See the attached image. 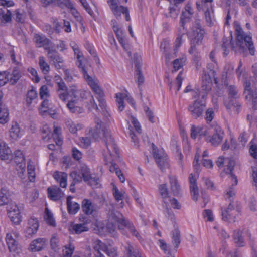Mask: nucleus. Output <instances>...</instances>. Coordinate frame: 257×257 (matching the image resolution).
<instances>
[{
	"label": "nucleus",
	"mask_w": 257,
	"mask_h": 257,
	"mask_svg": "<svg viewBox=\"0 0 257 257\" xmlns=\"http://www.w3.org/2000/svg\"><path fill=\"white\" fill-rule=\"evenodd\" d=\"M70 45L74 51L75 55L77 57V65L80 71L83 73L84 79L93 91L97 95L98 97V100L103 99L104 92L100 88L97 80H94L87 73V68L83 64L84 57L78 45L75 42H71Z\"/></svg>",
	"instance_id": "obj_1"
},
{
	"label": "nucleus",
	"mask_w": 257,
	"mask_h": 257,
	"mask_svg": "<svg viewBox=\"0 0 257 257\" xmlns=\"http://www.w3.org/2000/svg\"><path fill=\"white\" fill-rule=\"evenodd\" d=\"M236 37V48L239 52L243 53L248 50L251 55L255 53V48L250 34L243 31L240 26L236 24L235 26Z\"/></svg>",
	"instance_id": "obj_2"
},
{
	"label": "nucleus",
	"mask_w": 257,
	"mask_h": 257,
	"mask_svg": "<svg viewBox=\"0 0 257 257\" xmlns=\"http://www.w3.org/2000/svg\"><path fill=\"white\" fill-rule=\"evenodd\" d=\"M235 165V161L232 159H228L227 165L224 169L225 172L228 174V178L232 180L231 186L226 190L225 197L226 199H228L230 201L234 198L235 196L234 186L237 184V179L235 175L232 174V171L234 169Z\"/></svg>",
	"instance_id": "obj_3"
},
{
	"label": "nucleus",
	"mask_w": 257,
	"mask_h": 257,
	"mask_svg": "<svg viewBox=\"0 0 257 257\" xmlns=\"http://www.w3.org/2000/svg\"><path fill=\"white\" fill-rule=\"evenodd\" d=\"M243 86L244 88V95L245 99L251 102L252 107L257 109V89L252 83L250 78L245 79Z\"/></svg>",
	"instance_id": "obj_4"
},
{
	"label": "nucleus",
	"mask_w": 257,
	"mask_h": 257,
	"mask_svg": "<svg viewBox=\"0 0 257 257\" xmlns=\"http://www.w3.org/2000/svg\"><path fill=\"white\" fill-rule=\"evenodd\" d=\"M110 218L112 220H113L114 222H117L121 226H123L127 228L132 235L135 236L140 242H142L144 241L143 237L137 231L133 223L128 220L124 219L123 218L122 214L119 212H112L110 215Z\"/></svg>",
	"instance_id": "obj_5"
},
{
	"label": "nucleus",
	"mask_w": 257,
	"mask_h": 257,
	"mask_svg": "<svg viewBox=\"0 0 257 257\" xmlns=\"http://www.w3.org/2000/svg\"><path fill=\"white\" fill-rule=\"evenodd\" d=\"M104 141L106 148L103 153L104 160L109 162L113 160L112 158L119 159L118 149L111 135H110Z\"/></svg>",
	"instance_id": "obj_6"
},
{
	"label": "nucleus",
	"mask_w": 257,
	"mask_h": 257,
	"mask_svg": "<svg viewBox=\"0 0 257 257\" xmlns=\"http://www.w3.org/2000/svg\"><path fill=\"white\" fill-rule=\"evenodd\" d=\"M95 128L89 130V134L94 139H104V140L111 134L109 131L105 126L100 119L95 116L94 118Z\"/></svg>",
	"instance_id": "obj_7"
},
{
	"label": "nucleus",
	"mask_w": 257,
	"mask_h": 257,
	"mask_svg": "<svg viewBox=\"0 0 257 257\" xmlns=\"http://www.w3.org/2000/svg\"><path fill=\"white\" fill-rule=\"evenodd\" d=\"M240 215V208L232 201L229 204L226 209L222 210V220L225 221L234 222Z\"/></svg>",
	"instance_id": "obj_8"
},
{
	"label": "nucleus",
	"mask_w": 257,
	"mask_h": 257,
	"mask_svg": "<svg viewBox=\"0 0 257 257\" xmlns=\"http://www.w3.org/2000/svg\"><path fill=\"white\" fill-rule=\"evenodd\" d=\"M205 108V101L199 100V99L197 98L196 100L188 106V110L192 118L197 119L203 116Z\"/></svg>",
	"instance_id": "obj_9"
},
{
	"label": "nucleus",
	"mask_w": 257,
	"mask_h": 257,
	"mask_svg": "<svg viewBox=\"0 0 257 257\" xmlns=\"http://www.w3.org/2000/svg\"><path fill=\"white\" fill-rule=\"evenodd\" d=\"M12 1L0 0V24L4 25L11 21V13L7 7L12 6Z\"/></svg>",
	"instance_id": "obj_10"
},
{
	"label": "nucleus",
	"mask_w": 257,
	"mask_h": 257,
	"mask_svg": "<svg viewBox=\"0 0 257 257\" xmlns=\"http://www.w3.org/2000/svg\"><path fill=\"white\" fill-rule=\"evenodd\" d=\"M111 10L114 15L118 19L121 14L125 15V19L127 21H130L128 10L126 7L118 5V0H107Z\"/></svg>",
	"instance_id": "obj_11"
},
{
	"label": "nucleus",
	"mask_w": 257,
	"mask_h": 257,
	"mask_svg": "<svg viewBox=\"0 0 257 257\" xmlns=\"http://www.w3.org/2000/svg\"><path fill=\"white\" fill-rule=\"evenodd\" d=\"M152 146L155 161L160 169L163 171L164 169L167 168L169 166L167 155L163 149H157L154 144H152Z\"/></svg>",
	"instance_id": "obj_12"
},
{
	"label": "nucleus",
	"mask_w": 257,
	"mask_h": 257,
	"mask_svg": "<svg viewBox=\"0 0 257 257\" xmlns=\"http://www.w3.org/2000/svg\"><path fill=\"white\" fill-rule=\"evenodd\" d=\"M211 80L209 76L206 74L202 77V83L200 90H197L195 94L193 96L194 98H200L202 99H205L207 96L208 92L211 89Z\"/></svg>",
	"instance_id": "obj_13"
},
{
	"label": "nucleus",
	"mask_w": 257,
	"mask_h": 257,
	"mask_svg": "<svg viewBox=\"0 0 257 257\" xmlns=\"http://www.w3.org/2000/svg\"><path fill=\"white\" fill-rule=\"evenodd\" d=\"M7 214L11 221L19 224L21 222L20 210L15 202H12L7 207Z\"/></svg>",
	"instance_id": "obj_14"
},
{
	"label": "nucleus",
	"mask_w": 257,
	"mask_h": 257,
	"mask_svg": "<svg viewBox=\"0 0 257 257\" xmlns=\"http://www.w3.org/2000/svg\"><path fill=\"white\" fill-rule=\"evenodd\" d=\"M213 134L210 137H207L206 141L210 143L213 146H217L222 141L224 137V132L219 126H216L212 129Z\"/></svg>",
	"instance_id": "obj_15"
},
{
	"label": "nucleus",
	"mask_w": 257,
	"mask_h": 257,
	"mask_svg": "<svg viewBox=\"0 0 257 257\" xmlns=\"http://www.w3.org/2000/svg\"><path fill=\"white\" fill-rule=\"evenodd\" d=\"M19 234L17 232H10L7 234L6 240L10 251L15 252L19 248L17 239Z\"/></svg>",
	"instance_id": "obj_16"
},
{
	"label": "nucleus",
	"mask_w": 257,
	"mask_h": 257,
	"mask_svg": "<svg viewBox=\"0 0 257 257\" xmlns=\"http://www.w3.org/2000/svg\"><path fill=\"white\" fill-rule=\"evenodd\" d=\"M47 57L50 61H52L57 69L61 68V64H63L64 60L59 54L58 52L50 48L47 50Z\"/></svg>",
	"instance_id": "obj_17"
},
{
	"label": "nucleus",
	"mask_w": 257,
	"mask_h": 257,
	"mask_svg": "<svg viewBox=\"0 0 257 257\" xmlns=\"http://www.w3.org/2000/svg\"><path fill=\"white\" fill-rule=\"evenodd\" d=\"M198 176L197 172L195 175L190 174L189 176L190 193L194 201L197 200L199 195L198 188L196 184Z\"/></svg>",
	"instance_id": "obj_18"
},
{
	"label": "nucleus",
	"mask_w": 257,
	"mask_h": 257,
	"mask_svg": "<svg viewBox=\"0 0 257 257\" xmlns=\"http://www.w3.org/2000/svg\"><path fill=\"white\" fill-rule=\"evenodd\" d=\"M82 209L85 214L93 215L97 212V206L90 200L84 199L82 202Z\"/></svg>",
	"instance_id": "obj_19"
},
{
	"label": "nucleus",
	"mask_w": 257,
	"mask_h": 257,
	"mask_svg": "<svg viewBox=\"0 0 257 257\" xmlns=\"http://www.w3.org/2000/svg\"><path fill=\"white\" fill-rule=\"evenodd\" d=\"M48 197L56 201L61 200L64 196V193L57 186H52L47 189Z\"/></svg>",
	"instance_id": "obj_20"
},
{
	"label": "nucleus",
	"mask_w": 257,
	"mask_h": 257,
	"mask_svg": "<svg viewBox=\"0 0 257 257\" xmlns=\"http://www.w3.org/2000/svg\"><path fill=\"white\" fill-rule=\"evenodd\" d=\"M39 227L38 221L36 218H30L28 222V225L25 231V235L30 238L35 234Z\"/></svg>",
	"instance_id": "obj_21"
},
{
	"label": "nucleus",
	"mask_w": 257,
	"mask_h": 257,
	"mask_svg": "<svg viewBox=\"0 0 257 257\" xmlns=\"http://www.w3.org/2000/svg\"><path fill=\"white\" fill-rule=\"evenodd\" d=\"M99 101V106L100 108L99 109L97 104H96L94 98L92 97L91 100H90V105L92 109H95L97 111H101L102 115L106 118H108L109 116V114L108 112L107 111L106 108V102L104 99H99L98 100Z\"/></svg>",
	"instance_id": "obj_22"
},
{
	"label": "nucleus",
	"mask_w": 257,
	"mask_h": 257,
	"mask_svg": "<svg viewBox=\"0 0 257 257\" xmlns=\"http://www.w3.org/2000/svg\"><path fill=\"white\" fill-rule=\"evenodd\" d=\"M47 240L45 238H38L31 242L29 250L33 252L39 251L46 246Z\"/></svg>",
	"instance_id": "obj_23"
},
{
	"label": "nucleus",
	"mask_w": 257,
	"mask_h": 257,
	"mask_svg": "<svg viewBox=\"0 0 257 257\" xmlns=\"http://www.w3.org/2000/svg\"><path fill=\"white\" fill-rule=\"evenodd\" d=\"M159 193L163 199V207L166 209L168 213H171L168 207V200H169L168 189L166 184H161L158 187Z\"/></svg>",
	"instance_id": "obj_24"
},
{
	"label": "nucleus",
	"mask_w": 257,
	"mask_h": 257,
	"mask_svg": "<svg viewBox=\"0 0 257 257\" xmlns=\"http://www.w3.org/2000/svg\"><path fill=\"white\" fill-rule=\"evenodd\" d=\"M224 104L226 108L230 112H234L237 114L240 111L241 105L236 99L225 100Z\"/></svg>",
	"instance_id": "obj_25"
},
{
	"label": "nucleus",
	"mask_w": 257,
	"mask_h": 257,
	"mask_svg": "<svg viewBox=\"0 0 257 257\" xmlns=\"http://www.w3.org/2000/svg\"><path fill=\"white\" fill-rule=\"evenodd\" d=\"M13 158V155L10 148L5 143H0V158L4 160H10Z\"/></svg>",
	"instance_id": "obj_26"
},
{
	"label": "nucleus",
	"mask_w": 257,
	"mask_h": 257,
	"mask_svg": "<svg viewBox=\"0 0 257 257\" xmlns=\"http://www.w3.org/2000/svg\"><path fill=\"white\" fill-rule=\"evenodd\" d=\"M67 208L70 214H75L80 209L79 204L73 200V197L69 196L67 197Z\"/></svg>",
	"instance_id": "obj_27"
},
{
	"label": "nucleus",
	"mask_w": 257,
	"mask_h": 257,
	"mask_svg": "<svg viewBox=\"0 0 257 257\" xmlns=\"http://www.w3.org/2000/svg\"><path fill=\"white\" fill-rule=\"evenodd\" d=\"M34 41L38 47H44L46 50L50 48L48 46L50 43V41L43 35H35Z\"/></svg>",
	"instance_id": "obj_28"
},
{
	"label": "nucleus",
	"mask_w": 257,
	"mask_h": 257,
	"mask_svg": "<svg viewBox=\"0 0 257 257\" xmlns=\"http://www.w3.org/2000/svg\"><path fill=\"white\" fill-rule=\"evenodd\" d=\"M53 177L57 182L59 183L60 186L65 188L67 187V175L66 173L62 172L55 171L54 172Z\"/></svg>",
	"instance_id": "obj_29"
},
{
	"label": "nucleus",
	"mask_w": 257,
	"mask_h": 257,
	"mask_svg": "<svg viewBox=\"0 0 257 257\" xmlns=\"http://www.w3.org/2000/svg\"><path fill=\"white\" fill-rule=\"evenodd\" d=\"M125 249L128 257H145L137 247L131 244L130 243H127Z\"/></svg>",
	"instance_id": "obj_30"
},
{
	"label": "nucleus",
	"mask_w": 257,
	"mask_h": 257,
	"mask_svg": "<svg viewBox=\"0 0 257 257\" xmlns=\"http://www.w3.org/2000/svg\"><path fill=\"white\" fill-rule=\"evenodd\" d=\"M9 134L10 137L14 140H16L21 137L22 132L18 123L16 122L12 123L11 127L9 130Z\"/></svg>",
	"instance_id": "obj_31"
},
{
	"label": "nucleus",
	"mask_w": 257,
	"mask_h": 257,
	"mask_svg": "<svg viewBox=\"0 0 257 257\" xmlns=\"http://www.w3.org/2000/svg\"><path fill=\"white\" fill-rule=\"evenodd\" d=\"M10 192L7 188L3 187L0 189V206L7 204L10 200Z\"/></svg>",
	"instance_id": "obj_32"
},
{
	"label": "nucleus",
	"mask_w": 257,
	"mask_h": 257,
	"mask_svg": "<svg viewBox=\"0 0 257 257\" xmlns=\"http://www.w3.org/2000/svg\"><path fill=\"white\" fill-rule=\"evenodd\" d=\"M37 91L32 89L29 90L27 93L26 97V103L28 107H30L33 103H36L37 101Z\"/></svg>",
	"instance_id": "obj_33"
},
{
	"label": "nucleus",
	"mask_w": 257,
	"mask_h": 257,
	"mask_svg": "<svg viewBox=\"0 0 257 257\" xmlns=\"http://www.w3.org/2000/svg\"><path fill=\"white\" fill-rule=\"evenodd\" d=\"M67 107L72 113H81L83 112V108L78 105L77 100L71 99L67 104Z\"/></svg>",
	"instance_id": "obj_34"
},
{
	"label": "nucleus",
	"mask_w": 257,
	"mask_h": 257,
	"mask_svg": "<svg viewBox=\"0 0 257 257\" xmlns=\"http://www.w3.org/2000/svg\"><path fill=\"white\" fill-rule=\"evenodd\" d=\"M70 229L73 232L79 234L83 232L88 231L89 228L86 223H76L72 224Z\"/></svg>",
	"instance_id": "obj_35"
},
{
	"label": "nucleus",
	"mask_w": 257,
	"mask_h": 257,
	"mask_svg": "<svg viewBox=\"0 0 257 257\" xmlns=\"http://www.w3.org/2000/svg\"><path fill=\"white\" fill-rule=\"evenodd\" d=\"M233 239L235 244L238 247H242L245 245V242L242 236V231L239 229L234 231Z\"/></svg>",
	"instance_id": "obj_36"
},
{
	"label": "nucleus",
	"mask_w": 257,
	"mask_h": 257,
	"mask_svg": "<svg viewBox=\"0 0 257 257\" xmlns=\"http://www.w3.org/2000/svg\"><path fill=\"white\" fill-rule=\"evenodd\" d=\"M125 192L123 191H120L118 188L115 186L113 185L112 188V194L115 198V200L117 202L121 201L120 206L121 208H122L124 206V202H123V198Z\"/></svg>",
	"instance_id": "obj_37"
},
{
	"label": "nucleus",
	"mask_w": 257,
	"mask_h": 257,
	"mask_svg": "<svg viewBox=\"0 0 257 257\" xmlns=\"http://www.w3.org/2000/svg\"><path fill=\"white\" fill-rule=\"evenodd\" d=\"M226 89L228 96V98L226 100L236 99L238 97V90L235 86L226 84Z\"/></svg>",
	"instance_id": "obj_38"
},
{
	"label": "nucleus",
	"mask_w": 257,
	"mask_h": 257,
	"mask_svg": "<svg viewBox=\"0 0 257 257\" xmlns=\"http://www.w3.org/2000/svg\"><path fill=\"white\" fill-rule=\"evenodd\" d=\"M65 123L69 131L73 133H76L77 131L81 130L83 125L80 123H75L70 119H67L65 120Z\"/></svg>",
	"instance_id": "obj_39"
},
{
	"label": "nucleus",
	"mask_w": 257,
	"mask_h": 257,
	"mask_svg": "<svg viewBox=\"0 0 257 257\" xmlns=\"http://www.w3.org/2000/svg\"><path fill=\"white\" fill-rule=\"evenodd\" d=\"M202 9L204 12L205 18L206 22L208 25L211 26L212 24V20L213 18V11L212 7H206L204 6L202 7Z\"/></svg>",
	"instance_id": "obj_40"
},
{
	"label": "nucleus",
	"mask_w": 257,
	"mask_h": 257,
	"mask_svg": "<svg viewBox=\"0 0 257 257\" xmlns=\"http://www.w3.org/2000/svg\"><path fill=\"white\" fill-rule=\"evenodd\" d=\"M180 233L178 228H175L172 231V242L174 245L175 251H177V248L180 243Z\"/></svg>",
	"instance_id": "obj_41"
},
{
	"label": "nucleus",
	"mask_w": 257,
	"mask_h": 257,
	"mask_svg": "<svg viewBox=\"0 0 257 257\" xmlns=\"http://www.w3.org/2000/svg\"><path fill=\"white\" fill-rule=\"evenodd\" d=\"M192 30L194 35L197 34L196 37H198V39H201L203 37L204 34V30L201 28V25L200 24V21L197 20L195 21L193 26L192 27Z\"/></svg>",
	"instance_id": "obj_42"
},
{
	"label": "nucleus",
	"mask_w": 257,
	"mask_h": 257,
	"mask_svg": "<svg viewBox=\"0 0 257 257\" xmlns=\"http://www.w3.org/2000/svg\"><path fill=\"white\" fill-rule=\"evenodd\" d=\"M79 174L82 177L84 181H87L90 178V176L92 175L90 173L89 168L84 164L80 165L79 168Z\"/></svg>",
	"instance_id": "obj_43"
},
{
	"label": "nucleus",
	"mask_w": 257,
	"mask_h": 257,
	"mask_svg": "<svg viewBox=\"0 0 257 257\" xmlns=\"http://www.w3.org/2000/svg\"><path fill=\"white\" fill-rule=\"evenodd\" d=\"M171 189L174 195H178L180 193V187L175 176L169 177Z\"/></svg>",
	"instance_id": "obj_44"
},
{
	"label": "nucleus",
	"mask_w": 257,
	"mask_h": 257,
	"mask_svg": "<svg viewBox=\"0 0 257 257\" xmlns=\"http://www.w3.org/2000/svg\"><path fill=\"white\" fill-rule=\"evenodd\" d=\"M135 65L136 71L135 78L139 86H140L144 83V77L141 73V65H140L139 63L137 62H135Z\"/></svg>",
	"instance_id": "obj_45"
},
{
	"label": "nucleus",
	"mask_w": 257,
	"mask_h": 257,
	"mask_svg": "<svg viewBox=\"0 0 257 257\" xmlns=\"http://www.w3.org/2000/svg\"><path fill=\"white\" fill-rule=\"evenodd\" d=\"M35 166L34 163L30 161L27 165V172L28 179L31 182H34L35 179L36 172Z\"/></svg>",
	"instance_id": "obj_46"
},
{
	"label": "nucleus",
	"mask_w": 257,
	"mask_h": 257,
	"mask_svg": "<svg viewBox=\"0 0 257 257\" xmlns=\"http://www.w3.org/2000/svg\"><path fill=\"white\" fill-rule=\"evenodd\" d=\"M186 61V57L185 55L182 54L181 57L177 58L173 61V69L174 71H178L182 68Z\"/></svg>",
	"instance_id": "obj_47"
},
{
	"label": "nucleus",
	"mask_w": 257,
	"mask_h": 257,
	"mask_svg": "<svg viewBox=\"0 0 257 257\" xmlns=\"http://www.w3.org/2000/svg\"><path fill=\"white\" fill-rule=\"evenodd\" d=\"M39 65L43 74H47L50 71L49 65L46 61L44 57L41 56L39 58Z\"/></svg>",
	"instance_id": "obj_48"
},
{
	"label": "nucleus",
	"mask_w": 257,
	"mask_h": 257,
	"mask_svg": "<svg viewBox=\"0 0 257 257\" xmlns=\"http://www.w3.org/2000/svg\"><path fill=\"white\" fill-rule=\"evenodd\" d=\"M9 112L7 108L4 106L0 107V123L5 124L9 121Z\"/></svg>",
	"instance_id": "obj_49"
},
{
	"label": "nucleus",
	"mask_w": 257,
	"mask_h": 257,
	"mask_svg": "<svg viewBox=\"0 0 257 257\" xmlns=\"http://www.w3.org/2000/svg\"><path fill=\"white\" fill-rule=\"evenodd\" d=\"M54 132H53V137L54 139H56V144L60 146L62 144V140L61 138L60 137V135L61 134V127L58 126H56L55 125H54Z\"/></svg>",
	"instance_id": "obj_50"
},
{
	"label": "nucleus",
	"mask_w": 257,
	"mask_h": 257,
	"mask_svg": "<svg viewBox=\"0 0 257 257\" xmlns=\"http://www.w3.org/2000/svg\"><path fill=\"white\" fill-rule=\"evenodd\" d=\"M74 251V246L69 244L65 246L62 250V254L60 257H72Z\"/></svg>",
	"instance_id": "obj_51"
},
{
	"label": "nucleus",
	"mask_w": 257,
	"mask_h": 257,
	"mask_svg": "<svg viewBox=\"0 0 257 257\" xmlns=\"http://www.w3.org/2000/svg\"><path fill=\"white\" fill-rule=\"evenodd\" d=\"M231 39H232L231 38H230L229 39H227L226 38L223 39L222 48H223L224 51V53L226 55L227 54L228 49L229 48H231L232 49L234 50V51H237V50L236 49V48L234 46H233L231 43Z\"/></svg>",
	"instance_id": "obj_52"
},
{
	"label": "nucleus",
	"mask_w": 257,
	"mask_h": 257,
	"mask_svg": "<svg viewBox=\"0 0 257 257\" xmlns=\"http://www.w3.org/2000/svg\"><path fill=\"white\" fill-rule=\"evenodd\" d=\"M125 97V95L118 93L116 94V101L118 104V109L120 111L123 110L124 108V99Z\"/></svg>",
	"instance_id": "obj_53"
},
{
	"label": "nucleus",
	"mask_w": 257,
	"mask_h": 257,
	"mask_svg": "<svg viewBox=\"0 0 257 257\" xmlns=\"http://www.w3.org/2000/svg\"><path fill=\"white\" fill-rule=\"evenodd\" d=\"M85 182L93 188H99L101 186L99 178L92 174L90 176L89 180Z\"/></svg>",
	"instance_id": "obj_54"
},
{
	"label": "nucleus",
	"mask_w": 257,
	"mask_h": 257,
	"mask_svg": "<svg viewBox=\"0 0 257 257\" xmlns=\"http://www.w3.org/2000/svg\"><path fill=\"white\" fill-rule=\"evenodd\" d=\"M203 125L195 126L192 125L191 128V137L193 139H195L198 135L201 137V134Z\"/></svg>",
	"instance_id": "obj_55"
},
{
	"label": "nucleus",
	"mask_w": 257,
	"mask_h": 257,
	"mask_svg": "<svg viewBox=\"0 0 257 257\" xmlns=\"http://www.w3.org/2000/svg\"><path fill=\"white\" fill-rule=\"evenodd\" d=\"M169 203L171 204L172 207L174 209H179L181 207V205L177 199L174 198H171L170 197H169V200H168V205L169 208L170 209V211H171V213H168L166 210V212L169 215H171L172 214V211L170 208Z\"/></svg>",
	"instance_id": "obj_56"
},
{
	"label": "nucleus",
	"mask_w": 257,
	"mask_h": 257,
	"mask_svg": "<svg viewBox=\"0 0 257 257\" xmlns=\"http://www.w3.org/2000/svg\"><path fill=\"white\" fill-rule=\"evenodd\" d=\"M45 219L47 223L51 225L55 226V221L53 217V214L49 210L48 208L45 209Z\"/></svg>",
	"instance_id": "obj_57"
},
{
	"label": "nucleus",
	"mask_w": 257,
	"mask_h": 257,
	"mask_svg": "<svg viewBox=\"0 0 257 257\" xmlns=\"http://www.w3.org/2000/svg\"><path fill=\"white\" fill-rule=\"evenodd\" d=\"M107 247V245L100 240L95 241L93 246L95 251H100V250H102L104 252V251L106 250Z\"/></svg>",
	"instance_id": "obj_58"
},
{
	"label": "nucleus",
	"mask_w": 257,
	"mask_h": 257,
	"mask_svg": "<svg viewBox=\"0 0 257 257\" xmlns=\"http://www.w3.org/2000/svg\"><path fill=\"white\" fill-rule=\"evenodd\" d=\"M41 132L42 139L44 140H48L51 134V129L49 126L47 124L44 125Z\"/></svg>",
	"instance_id": "obj_59"
},
{
	"label": "nucleus",
	"mask_w": 257,
	"mask_h": 257,
	"mask_svg": "<svg viewBox=\"0 0 257 257\" xmlns=\"http://www.w3.org/2000/svg\"><path fill=\"white\" fill-rule=\"evenodd\" d=\"M158 243L159 247L164 251V252L168 255L167 257H174L171 254L170 249L168 248L167 243L164 240H159Z\"/></svg>",
	"instance_id": "obj_60"
},
{
	"label": "nucleus",
	"mask_w": 257,
	"mask_h": 257,
	"mask_svg": "<svg viewBox=\"0 0 257 257\" xmlns=\"http://www.w3.org/2000/svg\"><path fill=\"white\" fill-rule=\"evenodd\" d=\"M16 169L19 172V176L22 179L25 178L24 173L25 172V161L21 163H16Z\"/></svg>",
	"instance_id": "obj_61"
},
{
	"label": "nucleus",
	"mask_w": 257,
	"mask_h": 257,
	"mask_svg": "<svg viewBox=\"0 0 257 257\" xmlns=\"http://www.w3.org/2000/svg\"><path fill=\"white\" fill-rule=\"evenodd\" d=\"M20 77L21 74L20 71L18 69L15 68L13 71L12 77L10 79V82L12 84H15L20 79Z\"/></svg>",
	"instance_id": "obj_62"
},
{
	"label": "nucleus",
	"mask_w": 257,
	"mask_h": 257,
	"mask_svg": "<svg viewBox=\"0 0 257 257\" xmlns=\"http://www.w3.org/2000/svg\"><path fill=\"white\" fill-rule=\"evenodd\" d=\"M39 93L41 99H48L50 96L49 89L46 85H43L40 88Z\"/></svg>",
	"instance_id": "obj_63"
},
{
	"label": "nucleus",
	"mask_w": 257,
	"mask_h": 257,
	"mask_svg": "<svg viewBox=\"0 0 257 257\" xmlns=\"http://www.w3.org/2000/svg\"><path fill=\"white\" fill-rule=\"evenodd\" d=\"M180 12V8L176 7L175 6L169 7V16L173 19L177 18Z\"/></svg>",
	"instance_id": "obj_64"
}]
</instances>
